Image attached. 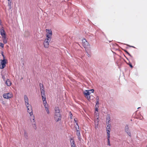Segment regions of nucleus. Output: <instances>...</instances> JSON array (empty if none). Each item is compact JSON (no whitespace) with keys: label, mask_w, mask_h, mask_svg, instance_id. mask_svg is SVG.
<instances>
[{"label":"nucleus","mask_w":147,"mask_h":147,"mask_svg":"<svg viewBox=\"0 0 147 147\" xmlns=\"http://www.w3.org/2000/svg\"><path fill=\"white\" fill-rule=\"evenodd\" d=\"M24 98L25 105L27 108V111L29 113L30 116H32L33 115L32 108L31 106L29 103L28 98L26 95L24 96Z\"/></svg>","instance_id":"f257e3e1"},{"label":"nucleus","mask_w":147,"mask_h":147,"mask_svg":"<svg viewBox=\"0 0 147 147\" xmlns=\"http://www.w3.org/2000/svg\"><path fill=\"white\" fill-rule=\"evenodd\" d=\"M55 113L54 118L56 121H58L61 120V116L59 113L60 111L58 107L55 108Z\"/></svg>","instance_id":"f03ea898"},{"label":"nucleus","mask_w":147,"mask_h":147,"mask_svg":"<svg viewBox=\"0 0 147 147\" xmlns=\"http://www.w3.org/2000/svg\"><path fill=\"white\" fill-rule=\"evenodd\" d=\"M0 32L3 42L4 43L6 44L7 42V39L6 38L5 32L3 29H1Z\"/></svg>","instance_id":"7ed1b4c3"},{"label":"nucleus","mask_w":147,"mask_h":147,"mask_svg":"<svg viewBox=\"0 0 147 147\" xmlns=\"http://www.w3.org/2000/svg\"><path fill=\"white\" fill-rule=\"evenodd\" d=\"M7 63V60L6 59L0 60V69H3L6 66V64Z\"/></svg>","instance_id":"20e7f679"},{"label":"nucleus","mask_w":147,"mask_h":147,"mask_svg":"<svg viewBox=\"0 0 147 147\" xmlns=\"http://www.w3.org/2000/svg\"><path fill=\"white\" fill-rule=\"evenodd\" d=\"M40 86L42 97V98H44L46 97V96L43 85L42 84L40 83Z\"/></svg>","instance_id":"39448f33"},{"label":"nucleus","mask_w":147,"mask_h":147,"mask_svg":"<svg viewBox=\"0 0 147 147\" xmlns=\"http://www.w3.org/2000/svg\"><path fill=\"white\" fill-rule=\"evenodd\" d=\"M46 32H47V33L46 34V36L47 37L46 38L51 40L52 34V31L50 30L47 29H46Z\"/></svg>","instance_id":"423d86ee"},{"label":"nucleus","mask_w":147,"mask_h":147,"mask_svg":"<svg viewBox=\"0 0 147 147\" xmlns=\"http://www.w3.org/2000/svg\"><path fill=\"white\" fill-rule=\"evenodd\" d=\"M82 45L83 46L85 49L87 47L89 46V43L87 41L86 39L84 38L82 40Z\"/></svg>","instance_id":"0eeeda50"},{"label":"nucleus","mask_w":147,"mask_h":147,"mask_svg":"<svg viewBox=\"0 0 147 147\" xmlns=\"http://www.w3.org/2000/svg\"><path fill=\"white\" fill-rule=\"evenodd\" d=\"M51 40L46 38L44 41L43 44L45 48H48L49 47V43Z\"/></svg>","instance_id":"6e6552de"},{"label":"nucleus","mask_w":147,"mask_h":147,"mask_svg":"<svg viewBox=\"0 0 147 147\" xmlns=\"http://www.w3.org/2000/svg\"><path fill=\"white\" fill-rule=\"evenodd\" d=\"M3 97L6 99H9L12 98L13 95L11 93H5L3 95Z\"/></svg>","instance_id":"1a4fd4ad"},{"label":"nucleus","mask_w":147,"mask_h":147,"mask_svg":"<svg viewBox=\"0 0 147 147\" xmlns=\"http://www.w3.org/2000/svg\"><path fill=\"white\" fill-rule=\"evenodd\" d=\"M84 94L85 95V97H86L88 100H90V96H89L90 93L89 90H85V91L84 92Z\"/></svg>","instance_id":"9d476101"},{"label":"nucleus","mask_w":147,"mask_h":147,"mask_svg":"<svg viewBox=\"0 0 147 147\" xmlns=\"http://www.w3.org/2000/svg\"><path fill=\"white\" fill-rule=\"evenodd\" d=\"M30 119L31 122L33 123V127L35 129H36L37 128V127L36 125V122L35 120V118L34 116H33L32 118L31 117Z\"/></svg>","instance_id":"9b49d317"},{"label":"nucleus","mask_w":147,"mask_h":147,"mask_svg":"<svg viewBox=\"0 0 147 147\" xmlns=\"http://www.w3.org/2000/svg\"><path fill=\"white\" fill-rule=\"evenodd\" d=\"M78 129H77V127H75V128L76 129V134L77 135L79 140H80L81 135H80V131H79V126H78Z\"/></svg>","instance_id":"f8f14e48"},{"label":"nucleus","mask_w":147,"mask_h":147,"mask_svg":"<svg viewBox=\"0 0 147 147\" xmlns=\"http://www.w3.org/2000/svg\"><path fill=\"white\" fill-rule=\"evenodd\" d=\"M46 97H45L44 98H42V100L43 101V103L44 105L45 108L49 107L47 103V101L46 100Z\"/></svg>","instance_id":"ddd939ff"},{"label":"nucleus","mask_w":147,"mask_h":147,"mask_svg":"<svg viewBox=\"0 0 147 147\" xmlns=\"http://www.w3.org/2000/svg\"><path fill=\"white\" fill-rule=\"evenodd\" d=\"M70 143L71 147H76L75 142L73 139H70Z\"/></svg>","instance_id":"4468645a"},{"label":"nucleus","mask_w":147,"mask_h":147,"mask_svg":"<svg viewBox=\"0 0 147 147\" xmlns=\"http://www.w3.org/2000/svg\"><path fill=\"white\" fill-rule=\"evenodd\" d=\"M124 51L126 52L130 57V59L132 61H134V59L133 57L128 52L125 50H124Z\"/></svg>","instance_id":"2eb2a0df"},{"label":"nucleus","mask_w":147,"mask_h":147,"mask_svg":"<svg viewBox=\"0 0 147 147\" xmlns=\"http://www.w3.org/2000/svg\"><path fill=\"white\" fill-rule=\"evenodd\" d=\"M5 84L7 86H11L12 83L10 80L8 79L6 80Z\"/></svg>","instance_id":"dca6fc26"},{"label":"nucleus","mask_w":147,"mask_h":147,"mask_svg":"<svg viewBox=\"0 0 147 147\" xmlns=\"http://www.w3.org/2000/svg\"><path fill=\"white\" fill-rule=\"evenodd\" d=\"M8 1V5L9 6V9H11L12 8L11 2V0H7Z\"/></svg>","instance_id":"f3484780"},{"label":"nucleus","mask_w":147,"mask_h":147,"mask_svg":"<svg viewBox=\"0 0 147 147\" xmlns=\"http://www.w3.org/2000/svg\"><path fill=\"white\" fill-rule=\"evenodd\" d=\"M110 116L108 115L106 117V123L107 124H109V122L110 121Z\"/></svg>","instance_id":"a211bd4d"},{"label":"nucleus","mask_w":147,"mask_h":147,"mask_svg":"<svg viewBox=\"0 0 147 147\" xmlns=\"http://www.w3.org/2000/svg\"><path fill=\"white\" fill-rule=\"evenodd\" d=\"M24 136L25 138H26V139H28V133L26 131H25L24 132Z\"/></svg>","instance_id":"6ab92c4d"},{"label":"nucleus","mask_w":147,"mask_h":147,"mask_svg":"<svg viewBox=\"0 0 147 147\" xmlns=\"http://www.w3.org/2000/svg\"><path fill=\"white\" fill-rule=\"evenodd\" d=\"M96 119L95 120L94 123L96 125H98V124L99 119L98 118H96Z\"/></svg>","instance_id":"aec40b11"},{"label":"nucleus","mask_w":147,"mask_h":147,"mask_svg":"<svg viewBox=\"0 0 147 147\" xmlns=\"http://www.w3.org/2000/svg\"><path fill=\"white\" fill-rule=\"evenodd\" d=\"M111 124H108L106 128V130H111Z\"/></svg>","instance_id":"412c9836"},{"label":"nucleus","mask_w":147,"mask_h":147,"mask_svg":"<svg viewBox=\"0 0 147 147\" xmlns=\"http://www.w3.org/2000/svg\"><path fill=\"white\" fill-rule=\"evenodd\" d=\"M107 132V137H110V130H106Z\"/></svg>","instance_id":"4be33fe9"},{"label":"nucleus","mask_w":147,"mask_h":147,"mask_svg":"<svg viewBox=\"0 0 147 147\" xmlns=\"http://www.w3.org/2000/svg\"><path fill=\"white\" fill-rule=\"evenodd\" d=\"M95 118H98L99 117L98 113V112H95Z\"/></svg>","instance_id":"5701e85b"},{"label":"nucleus","mask_w":147,"mask_h":147,"mask_svg":"<svg viewBox=\"0 0 147 147\" xmlns=\"http://www.w3.org/2000/svg\"><path fill=\"white\" fill-rule=\"evenodd\" d=\"M110 137H109H109L107 138L108 145L109 146H111V144H110Z\"/></svg>","instance_id":"b1692460"},{"label":"nucleus","mask_w":147,"mask_h":147,"mask_svg":"<svg viewBox=\"0 0 147 147\" xmlns=\"http://www.w3.org/2000/svg\"><path fill=\"white\" fill-rule=\"evenodd\" d=\"M125 132L129 130V127H128V125H127L125 126Z\"/></svg>","instance_id":"393cba45"},{"label":"nucleus","mask_w":147,"mask_h":147,"mask_svg":"<svg viewBox=\"0 0 147 147\" xmlns=\"http://www.w3.org/2000/svg\"><path fill=\"white\" fill-rule=\"evenodd\" d=\"M126 133H127V134L128 135L130 136H131V134L130 132V130H129L128 131H126Z\"/></svg>","instance_id":"a878e982"},{"label":"nucleus","mask_w":147,"mask_h":147,"mask_svg":"<svg viewBox=\"0 0 147 147\" xmlns=\"http://www.w3.org/2000/svg\"><path fill=\"white\" fill-rule=\"evenodd\" d=\"M46 110L47 111V114H49L50 113V112L49 110V107L47 108V109L46 108H45Z\"/></svg>","instance_id":"bb28decb"},{"label":"nucleus","mask_w":147,"mask_h":147,"mask_svg":"<svg viewBox=\"0 0 147 147\" xmlns=\"http://www.w3.org/2000/svg\"><path fill=\"white\" fill-rule=\"evenodd\" d=\"M77 119L76 118H75L74 119V121H75V122L76 123V125L78 126V123H77Z\"/></svg>","instance_id":"cd10ccee"},{"label":"nucleus","mask_w":147,"mask_h":147,"mask_svg":"<svg viewBox=\"0 0 147 147\" xmlns=\"http://www.w3.org/2000/svg\"><path fill=\"white\" fill-rule=\"evenodd\" d=\"M127 64L130 66L131 68H132L133 67V66L130 62H129Z\"/></svg>","instance_id":"c85d7f7f"},{"label":"nucleus","mask_w":147,"mask_h":147,"mask_svg":"<svg viewBox=\"0 0 147 147\" xmlns=\"http://www.w3.org/2000/svg\"><path fill=\"white\" fill-rule=\"evenodd\" d=\"M1 76H2V78H3V80H5V76L4 75H3V74H1Z\"/></svg>","instance_id":"c756f323"},{"label":"nucleus","mask_w":147,"mask_h":147,"mask_svg":"<svg viewBox=\"0 0 147 147\" xmlns=\"http://www.w3.org/2000/svg\"><path fill=\"white\" fill-rule=\"evenodd\" d=\"M0 46L2 48H3L4 47V45L3 44L1 43H0Z\"/></svg>","instance_id":"7c9ffc66"},{"label":"nucleus","mask_w":147,"mask_h":147,"mask_svg":"<svg viewBox=\"0 0 147 147\" xmlns=\"http://www.w3.org/2000/svg\"><path fill=\"white\" fill-rule=\"evenodd\" d=\"M72 116H73V115H72V113H71V112H70V117L71 119H72Z\"/></svg>","instance_id":"2f4dec72"},{"label":"nucleus","mask_w":147,"mask_h":147,"mask_svg":"<svg viewBox=\"0 0 147 147\" xmlns=\"http://www.w3.org/2000/svg\"><path fill=\"white\" fill-rule=\"evenodd\" d=\"M2 55L3 57V59H5V56L4 55H3V53H2Z\"/></svg>","instance_id":"473e14b6"},{"label":"nucleus","mask_w":147,"mask_h":147,"mask_svg":"<svg viewBox=\"0 0 147 147\" xmlns=\"http://www.w3.org/2000/svg\"><path fill=\"white\" fill-rule=\"evenodd\" d=\"M98 106H97V107H95V110L96 111L98 112Z\"/></svg>","instance_id":"72a5a7b5"},{"label":"nucleus","mask_w":147,"mask_h":147,"mask_svg":"<svg viewBox=\"0 0 147 147\" xmlns=\"http://www.w3.org/2000/svg\"><path fill=\"white\" fill-rule=\"evenodd\" d=\"M89 91H90L91 92L93 93L94 92V90L92 89H91V90H89Z\"/></svg>","instance_id":"f704fd0d"},{"label":"nucleus","mask_w":147,"mask_h":147,"mask_svg":"<svg viewBox=\"0 0 147 147\" xmlns=\"http://www.w3.org/2000/svg\"><path fill=\"white\" fill-rule=\"evenodd\" d=\"M99 104V101H97L96 103V105H98Z\"/></svg>","instance_id":"c9c22d12"},{"label":"nucleus","mask_w":147,"mask_h":147,"mask_svg":"<svg viewBox=\"0 0 147 147\" xmlns=\"http://www.w3.org/2000/svg\"><path fill=\"white\" fill-rule=\"evenodd\" d=\"M99 98L98 97H97L96 98V100L97 101H99Z\"/></svg>","instance_id":"e433bc0d"},{"label":"nucleus","mask_w":147,"mask_h":147,"mask_svg":"<svg viewBox=\"0 0 147 147\" xmlns=\"http://www.w3.org/2000/svg\"><path fill=\"white\" fill-rule=\"evenodd\" d=\"M97 106H98V105H95V107H97Z\"/></svg>","instance_id":"4c0bfd02"}]
</instances>
